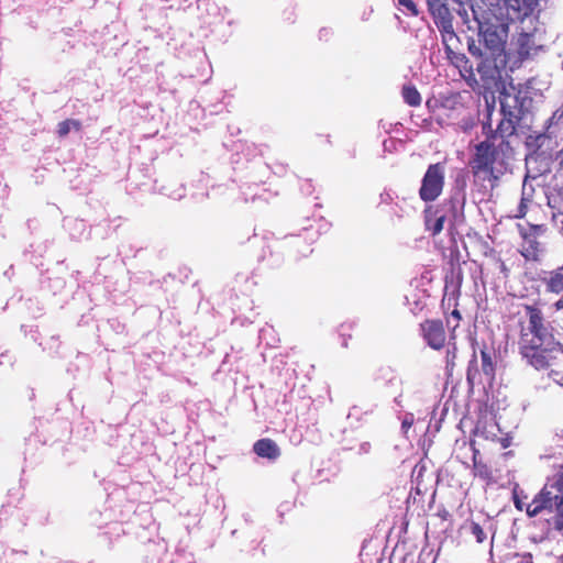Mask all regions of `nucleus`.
Wrapping results in <instances>:
<instances>
[{"label": "nucleus", "mask_w": 563, "mask_h": 563, "mask_svg": "<svg viewBox=\"0 0 563 563\" xmlns=\"http://www.w3.org/2000/svg\"><path fill=\"white\" fill-rule=\"evenodd\" d=\"M523 309L527 321L519 322V353L528 365L544 371L560 343L554 342L553 329L540 307L523 305Z\"/></svg>", "instance_id": "1"}, {"label": "nucleus", "mask_w": 563, "mask_h": 563, "mask_svg": "<svg viewBox=\"0 0 563 563\" xmlns=\"http://www.w3.org/2000/svg\"><path fill=\"white\" fill-rule=\"evenodd\" d=\"M553 306L556 311L563 310V297L559 299Z\"/></svg>", "instance_id": "31"}, {"label": "nucleus", "mask_w": 563, "mask_h": 563, "mask_svg": "<svg viewBox=\"0 0 563 563\" xmlns=\"http://www.w3.org/2000/svg\"><path fill=\"white\" fill-rule=\"evenodd\" d=\"M398 5L406 10L407 14L418 16L420 11L413 0H397Z\"/></svg>", "instance_id": "23"}, {"label": "nucleus", "mask_w": 563, "mask_h": 563, "mask_svg": "<svg viewBox=\"0 0 563 563\" xmlns=\"http://www.w3.org/2000/svg\"><path fill=\"white\" fill-rule=\"evenodd\" d=\"M500 271L505 274L508 272L506 264L503 261H499Z\"/></svg>", "instance_id": "32"}, {"label": "nucleus", "mask_w": 563, "mask_h": 563, "mask_svg": "<svg viewBox=\"0 0 563 563\" xmlns=\"http://www.w3.org/2000/svg\"><path fill=\"white\" fill-rule=\"evenodd\" d=\"M253 451L257 456L272 461L277 460L282 454L277 443L269 438L257 440L253 444Z\"/></svg>", "instance_id": "12"}, {"label": "nucleus", "mask_w": 563, "mask_h": 563, "mask_svg": "<svg viewBox=\"0 0 563 563\" xmlns=\"http://www.w3.org/2000/svg\"><path fill=\"white\" fill-rule=\"evenodd\" d=\"M461 59L464 60L465 63H467V59H466L465 55H462Z\"/></svg>", "instance_id": "34"}, {"label": "nucleus", "mask_w": 563, "mask_h": 563, "mask_svg": "<svg viewBox=\"0 0 563 563\" xmlns=\"http://www.w3.org/2000/svg\"><path fill=\"white\" fill-rule=\"evenodd\" d=\"M545 485L551 486L552 492H558L563 496V465H561L555 474L548 481Z\"/></svg>", "instance_id": "20"}, {"label": "nucleus", "mask_w": 563, "mask_h": 563, "mask_svg": "<svg viewBox=\"0 0 563 563\" xmlns=\"http://www.w3.org/2000/svg\"><path fill=\"white\" fill-rule=\"evenodd\" d=\"M527 242L529 243V247L525 249V251L522 252V255L526 258L536 260L538 256V252H539V242L536 240H531V239H529Z\"/></svg>", "instance_id": "24"}, {"label": "nucleus", "mask_w": 563, "mask_h": 563, "mask_svg": "<svg viewBox=\"0 0 563 563\" xmlns=\"http://www.w3.org/2000/svg\"><path fill=\"white\" fill-rule=\"evenodd\" d=\"M483 130H484V133L486 135V140L485 141H488V142H492L495 141L498 136H492V134L494 133V129L492 128V124L490 123H486L483 125Z\"/></svg>", "instance_id": "28"}, {"label": "nucleus", "mask_w": 563, "mask_h": 563, "mask_svg": "<svg viewBox=\"0 0 563 563\" xmlns=\"http://www.w3.org/2000/svg\"><path fill=\"white\" fill-rule=\"evenodd\" d=\"M419 328L420 334L429 347L440 351L445 346L446 331L441 319H426Z\"/></svg>", "instance_id": "8"}, {"label": "nucleus", "mask_w": 563, "mask_h": 563, "mask_svg": "<svg viewBox=\"0 0 563 563\" xmlns=\"http://www.w3.org/2000/svg\"><path fill=\"white\" fill-rule=\"evenodd\" d=\"M428 12L437 27L451 36L454 35L453 16L445 0H426Z\"/></svg>", "instance_id": "9"}, {"label": "nucleus", "mask_w": 563, "mask_h": 563, "mask_svg": "<svg viewBox=\"0 0 563 563\" xmlns=\"http://www.w3.org/2000/svg\"><path fill=\"white\" fill-rule=\"evenodd\" d=\"M527 210H528L527 199L522 197L521 201H520V205L518 207V212L515 216V218H517V219L523 218L526 216V213H527Z\"/></svg>", "instance_id": "27"}, {"label": "nucleus", "mask_w": 563, "mask_h": 563, "mask_svg": "<svg viewBox=\"0 0 563 563\" xmlns=\"http://www.w3.org/2000/svg\"><path fill=\"white\" fill-rule=\"evenodd\" d=\"M534 41L533 36L529 33H521L517 38V54L520 59H527L531 56Z\"/></svg>", "instance_id": "14"}, {"label": "nucleus", "mask_w": 563, "mask_h": 563, "mask_svg": "<svg viewBox=\"0 0 563 563\" xmlns=\"http://www.w3.org/2000/svg\"><path fill=\"white\" fill-rule=\"evenodd\" d=\"M445 320L449 329V338L451 341H455V332L456 329L460 327V322L462 320L461 311L457 309V300L455 301V308L450 312V314H445Z\"/></svg>", "instance_id": "16"}, {"label": "nucleus", "mask_w": 563, "mask_h": 563, "mask_svg": "<svg viewBox=\"0 0 563 563\" xmlns=\"http://www.w3.org/2000/svg\"><path fill=\"white\" fill-rule=\"evenodd\" d=\"M477 365V356L476 351L473 352L472 360L470 361L467 372H466V378L470 385L474 384V380L476 378V375L478 374V369L476 368Z\"/></svg>", "instance_id": "22"}, {"label": "nucleus", "mask_w": 563, "mask_h": 563, "mask_svg": "<svg viewBox=\"0 0 563 563\" xmlns=\"http://www.w3.org/2000/svg\"><path fill=\"white\" fill-rule=\"evenodd\" d=\"M528 517L549 515L547 519L556 530H563V496L551 490L550 485H544L526 507Z\"/></svg>", "instance_id": "3"}, {"label": "nucleus", "mask_w": 563, "mask_h": 563, "mask_svg": "<svg viewBox=\"0 0 563 563\" xmlns=\"http://www.w3.org/2000/svg\"><path fill=\"white\" fill-rule=\"evenodd\" d=\"M474 465H475V470L477 471V475L479 477H482L484 479H490L492 478V472H490V470L485 464L477 465L475 463Z\"/></svg>", "instance_id": "26"}, {"label": "nucleus", "mask_w": 563, "mask_h": 563, "mask_svg": "<svg viewBox=\"0 0 563 563\" xmlns=\"http://www.w3.org/2000/svg\"><path fill=\"white\" fill-rule=\"evenodd\" d=\"M544 371H548L549 378H551L556 384V386L551 388L550 395L547 394V386H538L537 394L540 400L550 401L561 391V388L563 387V347L561 344L555 350L554 357L548 362L547 368Z\"/></svg>", "instance_id": "6"}, {"label": "nucleus", "mask_w": 563, "mask_h": 563, "mask_svg": "<svg viewBox=\"0 0 563 563\" xmlns=\"http://www.w3.org/2000/svg\"><path fill=\"white\" fill-rule=\"evenodd\" d=\"M445 181L444 163H435L428 166L419 188V197L424 202L437 200L443 191Z\"/></svg>", "instance_id": "5"}, {"label": "nucleus", "mask_w": 563, "mask_h": 563, "mask_svg": "<svg viewBox=\"0 0 563 563\" xmlns=\"http://www.w3.org/2000/svg\"><path fill=\"white\" fill-rule=\"evenodd\" d=\"M404 101L410 107L421 104V95L413 85H405L401 89Z\"/></svg>", "instance_id": "17"}, {"label": "nucleus", "mask_w": 563, "mask_h": 563, "mask_svg": "<svg viewBox=\"0 0 563 563\" xmlns=\"http://www.w3.org/2000/svg\"><path fill=\"white\" fill-rule=\"evenodd\" d=\"M514 504H515V507L518 509V510H523V503L519 499V497L517 495L514 496Z\"/></svg>", "instance_id": "30"}, {"label": "nucleus", "mask_w": 563, "mask_h": 563, "mask_svg": "<svg viewBox=\"0 0 563 563\" xmlns=\"http://www.w3.org/2000/svg\"><path fill=\"white\" fill-rule=\"evenodd\" d=\"M440 125H454L466 132L474 126V120L461 92L440 95L427 101Z\"/></svg>", "instance_id": "2"}, {"label": "nucleus", "mask_w": 563, "mask_h": 563, "mask_svg": "<svg viewBox=\"0 0 563 563\" xmlns=\"http://www.w3.org/2000/svg\"><path fill=\"white\" fill-rule=\"evenodd\" d=\"M70 124H69V120L66 119L62 122L58 123L57 125V134L59 137H65L68 135V133L70 132Z\"/></svg>", "instance_id": "25"}, {"label": "nucleus", "mask_w": 563, "mask_h": 563, "mask_svg": "<svg viewBox=\"0 0 563 563\" xmlns=\"http://www.w3.org/2000/svg\"><path fill=\"white\" fill-rule=\"evenodd\" d=\"M562 438H563V430H562Z\"/></svg>", "instance_id": "35"}, {"label": "nucleus", "mask_w": 563, "mask_h": 563, "mask_svg": "<svg viewBox=\"0 0 563 563\" xmlns=\"http://www.w3.org/2000/svg\"><path fill=\"white\" fill-rule=\"evenodd\" d=\"M412 424V421L404 420L402 421V428H410Z\"/></svg>", "instance_id": "33"}, {"label": "nucleus", "mask_w": 563, "mask_h": 563, "mask_svg": "<svg viewBox=\"0 0 563 563\" xmlns=\"http://www.w3.org/2000/svg\"><path fill=\"white\" fill-rule=\"evenodd\" d=\"M483 40L485 43V46L493 53H499L504 48V42L500 38V36L497 34L496 31H492L490 29H487L483 32Z\"/></svg>", "instance_id": "15"}, {"label": "nucleus", "mask_w": 563, "mask_h": 563, "mask_svg": "<svg viewBox=\"0 0 563 563\" xmlns=\"http://www.w3.org/2000/svg\"><path fill=\"white\" fill-rule=\"evenodd\" d=\"M498 156V150L494 143L482 141L475 145V152L470 161V167L475 177L484 175L483 179H497L494 173V164Z\"/></svg>", "instance_id": "4"}, {"label": "nucleus", "mask_w": 563, "mask_h": 563, "mask_svg": "<svg viewBox=\"0 0 563 563\" xmlns=\"http://www.w3.org/2000/svg\"><path fill=\"white\" fill-rule=\"evenodd\" d=\"M509 93H501L500 97V112L503 119L499 121L497 128L494 130L492 136H499L503 140V144H508V139L516 134L517 125L520 121V117L515 112V106L509 104Z\"/></svg>", "instance_id": "7"}, {"label": "nucleus", "mask_w": 563, "mask_h": 563, "mask_svg": "<svg viewBox=\"0 0 563 563\" xmlns=\"http://www.w3.org/2000/svg\"><path fill=\"white\" fill-rule=\"evenodd\" d=\"M68 120H69L70 129H74L75 131L81 130L82 125L79 120H75V119H68Z\"/></svg>", "instance_id": "29"}, {"label": "nucleus", "mask_w": 563, "mask_h": 563, "mask_svg": "<svg viewBox=\"0 0 563 563\" xmlns=\"http://www.w3.org/2000/svg\"><path fill=\"white\" fill-rule=\"evenodd\" d=\"M423 219L426 230L429 231L432 236H435L442 232L446 217L444 213H440L438 208L427 206L423 210Z\"/></svg>", "instance_id": "11"}, {"label": "nucleus", "mask_w": 563, "mask_h": 563, "mask_svg": "<svg viewBox=\"0 0 563 563\" xmlns=\"http://www.w3.org/2000/svg\"><path fill=\"white\" fill-rule=\"evenodd\" d=\"M542 284L548 292L560 295L563 292V269L562 266L558 269L549 272L541 278Z\"/></svg>", "instance_id": "13"}, {"label": "nucleus", "mask_w": 563, "mask_h": 563, "mask_svg": "<svg viewBox=\"0 0 563 563\" xmlns=\"http://www.w3.org/2000/svg\"><path fill=\"white\" fill-rule=\"evenodd\" d=\"M482 358V371L489 378L493 379L495 376V366L493 363L492 354L487 350L481 351Z\"/></svg>", "instance_id": "18"}, {"label": "nucleus", "mask_w": 563, "mask_h": 563, "mask_svg": "<svg viewBox=\"0 0 563 563\" xmlns=\"http://www.w3.org/2000/svg\"><path fill=\"white\" fill-rule=\"evenodd\" d=\"M467 529L468 532L476 539L478 543H483L486 540L487 536L484 531L483 526L479 522L471 520L467 525Z\"/></svg>", "instance_id": "21"}, {"label": "nucleus", "mask_w": 563, "mask_h": 563, "mask_svg": "<svg viewBox=\"0 0 563 563\" xmlns=\"http://www.w3.org/2000/svg\"><path fill=\"white\" fill-rule=\"evenodd\" d=\"M504 2L508 14L512 20H525L530 16L538 7L539 0H490L492 5Z\"/></svg>", "instance_id": "10"}, {"label": "nucleus", "mask_w": 563, "mask_h": 563, "mask_svg": "<svg viewBox=\"0 0 563 563\" xmlns=\"http://www.w3.org/2000/svg\"><path fill=\"white\" fill-rule=\"evenodd\" d=\"M456 357H457V345H456L455 341H453L449 344V347L445 352V368L449 374H452L453 369L455 368Z\"/></svg>", "instance_id": "19"}]
</instances>
